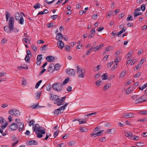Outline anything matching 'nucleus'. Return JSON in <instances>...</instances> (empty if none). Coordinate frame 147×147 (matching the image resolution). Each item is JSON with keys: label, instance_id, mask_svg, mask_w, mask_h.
I'll list each match as a JSON object with an SVG mask.
<instances>
[{"label": "nucleus", "instance_id": "nucleus-13", "mask_svg": "<svg viewBox=\"0 0 147 147\" xmlns=\"http://www.w3.org/2000/svg\"><path fill=\"white\" fill-rule=\"evenodd\" d=\"M46 59L49 62H53L54 61L55 58L52 56H48L46 57Z\"/></svg>", "mask_w": 147, "mask_h": 147}, {"label": "nucleus", "instance_id": "nucleus-59", "mask_svg": "<svg viewBox=\"0 0 147 147\" xmlns=\"http://www.w3.org/2000/svg\"><path fill=\"white\" fill-rule=\"evenodd\" d=\"M57 17L58 15H55L52 16L51 17V18L53 20H55L57 18Z\"/></svg>", "mask_w": 147, "mask_h": 147}, {"label": "nucleus", "instance_id": "nucleus-51", "mask_svg": "<svg viewBox=\"0 0 147 147\" xmlns=\"http://www.w3.org/2000/svg\"><path fill=\"white\" fill-rule=\"evenodd\" d=\"M133 90L130 89V88H128L126 92L127 94H129L131 93Z\"/></svg>", "mask_w": 147, "mask_h": 147}, {"label": "nucleus", "instance_id": "nucleus-63", "mask_svg": "<svg viewBox=\"0 0 147 147\" xmlns=\"http://www.w3.org/2000/svg\"><path fill=\"white\" fill-rule=\"evenodd\" d=\"M25 60L27 62L29 61L30 60L29 57H28L27 55H26V57L25 58Z\"/></svg>", "mask_w": 147, "mask_h": 147}, {"label": "nucleus", "instance_id": "nucleus-40", "mask_svg": "<svg viewBox=\"0 0 147 147\" xmlns=\"http://www.w3.org/2000/svg\"><path fill=\"white\" fill-rule=\"evenodd\" d=\"M41 93V91H39L37 92V95L36 96V99L38 100L39 99V98L40 96Z\"/></svg>", "mask_w": 147, "mask_h": 147}, {"label": "nucleus", "instance_id": "nucleus-34", "mask_svg": "<svg viewBox=\"0 0 147 147\" xmlns=\"http://www.w3.org/2000/svg\"><path fill=\"white\" fill-rule=\"evenodd\" d=\"M42 58V55L41 54L39 55L37 57V61H40Z\"/></svg>", "mask_w": 147, "mask_h": 147}, {"label": "nucleus", "instance_id": "nucleus-10", "mask_svg": "<svg viewBox=\"0 0 147 147\" xmlns=\"http://www.w3.org/2000/svg\"><path fill=\"white\" fill-rule=\"evenodd\" d=\"M52 100H54V103L55 104H57L58 105L59 100V96L56 95H54L53 96Z\"/></svg>", "mask_w": 147, "mask_h": 147}, {"label": "nucleus", "instance_id": "nucleus-15", "mask_svg": "<svg viewBox=\"0 0 147 147\" xmlns=\"http://www.w3.org/2000/svg\"><path fill=\"white\" fill-rule=\"evenodd\" d=\"M66 97L65 96H64L62 97V98L61 100L59 99V103H58V106H60L63 105V102L65 100Z\"/></svg>", "mask_w": 147, "mask_h": 147}, {"label": "nucleus", "instance_id": "nucleus-8", "mask_svg": "<svg viewBox=\"0 0 147 147\" xmlns=\"http://www.w3.org/2000/svg\"><path fill=\"white\" fill-rule=\"evenodd\" d=\"M66 72L67 74L69 75L75 76L76 71L74 69H67Z\"/></svg>", "mask_w": 147, "mask_h": 147}, {"label": "nucleus", "instance_id": "nucleus-42", "mask_svg": "<svg viewBox=\"0 0 147 147\" xmlns=\"http://www.w3.org/2000/svg\"><path fill=\"white\" fill-rule=\"evenodd\" d=\"M81 132H86L87 131V129L86 127H81L80 128Z\"/></svg>", "mask_w": 147, "mask_h": 147}, {"label": "nucleus", "instance_id": "nucleus-31", "mask_svg": "<svg viewBox=\"0 0 147 147\" xmlns=\"http://www.w3.org/2000/svg\"><path fill=\"white\" fill-rule=\"evenodd\" d=\"M8 122H6L4 125H2V126H0V129H3L5 128L6 127L7 125Z\"/></svg>", "mask_w": 147, "mask_h": 147}, {"label": "nucleus", "instance_id": "nucleus-19", "mask_svg": "<svg viewBox=\"0 0 147 147\" xmlns=\"http://www.w3.org/2000/svg\"><path fill=\"white\" fill-rule=\"evenodd\" d=\"M85 72V71L84 70V71L83 72V71H82V72H80V73H79V74H77L78 75V77L79 78H83L84 77V76H85V74H84V73Z\"/></svg>", "mask_w": 147, "mask_h": 147}, {"label": "nucleus", "instance_id": "nucleus-29", "mask_svg": "<svg viewBox=\"0 0 147 147\" xmlns=\"http://www.w3.org/2000/svg\"><path fill=\"white\" fill-rule=\"evenodd\" d=\"M113 48L112 46H110L107 47L106 49V51H110L112 50Z\"/></svg>", "mask_w": 147, "mask_h": 147}, {"label": "nucleus", "instance_id": "nucleus-38", "mask_svg": "<svg viewBox=\"0 0 147 147\" xmlns=\"http://www.w3.org/2000/svg\"><path fill=\"white\" fill-rule=\"evenodd\" d=\"M132 16L130 15H128L126 20L127 21H129L130 20H133V18H132Z\"/></svg>", "mask_w": 147, "mask_h": 147}, {"label": "nucleus", "instance_id": "nucleus-62", "mask_svg": "<svg viewBox=\"0 0 147 147\" xmlns=\"http://www.w3.org/2000/svg\"><path fill=\"white\" fill-rule=\"evenodd\" d=\"M47 26L48 28H52L53 27V25L52 23H51L47 24Z\"/></svg>", "mask_w": 147, "mask_h": 147}, {"label": "nucleus", "instance_id": "nucleus-6", "mask_svg": "<svg viewBox=\"0 0 147 147\" xmlns=\"http://www.w3.org/2000/svg\"><path fill=\"white\" fill-rule=\"evenodd\" d=\"M14 18L12 16L10 17L9 20L8 25L9 28H11V30L12 29V28L14 27Z\"/></svg>", "mask_w": 147, "mask_h": 147}, {"label": "nucleus", "instance_id": "nucleus-49", "mask_svg": "<svg viewBox=\"0 0 147 147\" xmlns=\"http://www.w3.org/2000/svg\"><path fill=\"white\" fill-rule=\"evenodd\" d=\"M113 129H107L105 131V133L106 134H109L111 133L112 130H113Z\"/></svg>", "mask_w": 147, "mask_h": 147}, {"label": "nucleus", "instance_id": "nucleus-1", "mask_svg": "<svg viewBox=\"0 0 147 147\" xmlns=\"http://www.w3.org/2000/svg\"><path fill=\"white\" fill-rule=\"evenodd\" d=\"M53 89L57 92H61L63 90V86L61 83H55L52 86Z\"/></svg>", "mask_w": 147, "mask_h": 147}, {"label": "nucleus", "instance_id": "nucleus-43", "mask_svg": "<svg viewBox=\"0 0 147 147\" xmlns=\"http://www.w3.org/2000/svg\"><path fill=\"white\" fill-rule=\"evenodd\" d=\"M42 80H39L37 83L36 84L35 88H38L40 84L42 82Z\"/></svg>", "mask_w": 147, "mask_h": 147}, {"label": "nucleus", "instance_id": "nucleus-3", "mask_svg": "<svg viewBox=\"0 0 147 147\" xmlns=\"http://www.w3.org/2000/svg\"><path fill=\"white\" fill-rule=\"evenodd\" d=\"M147 100V95H144L137 99L135 102L136 104L144 102Z\"/></svg>", "mask_w": 147, "mask_h": 147}, {"label": "nucleus", "instance_id": "nucleus-55", "mask_svg": "<svg viewBox=\"0 0 147 147\" xmlns=\"http://www.w3.org/2000/svg\"><path fill=\"white\" fill-rule=\"evenodd\" d=\"M32 48L35 51H36L37 48L34 45H32Z\"/></svg>", "mask_w": 147, "mask_h": 147}, {"label": "nucleus", "instance_id": "nucleus-27", "mask_svg": "<svg viewBox=\"0 0 147 147\" xmlns=\"http://www.w3.org/2000/svg\"><path fill=\"white\" fill-rule=\"evenodd\" d=\"M77 74H79L81 72L83 71V70L81 68L78 66H77Z\"/></svg>", "mask_w": 147, "mask_h": 147}, {"label": "nucleus", "instance_id": "nucleus-2", "mask_svg": "<svg viewBox=\"0 0 147 147\" xmlns=\"http://www.w3.org/2000/svg\"><path fill=\"white\" fill-rule=\"evenodd\" d=\"M22 14L23 16H25L24 14L23 13L17 12L15 14V18L16 20L19 21V23L20 24H23L24 20L23 17L22 16Z\"/></svg>", "mask_w": 147, "mask_h": 147}, {"label": "nucleus", "instance_id": "nucleus-58", "mask_svg": "<svg viewBox=\"0 0 147 147\" xmlns=\"http://www.w3.org/2000/svg\"><path fill=\"white\" fill-rule=\"evenodd\" d=\"M141 73L140 72H138L134 76V77L135 78H136L137 77H139L141 75Z\"/></svg>", "mask_w": 147, "mask_h": 147}, {"label": "nucleus", "instance_id": "nucleus-17", "mask_svg": "<svg viewBox=\"0 0 147 147\" xmlns=\"http://www.w3.org/2000/svg\"><path fill=\"white\" fill-rule=\"evenodd\" d=\"M4 30L7 33H11V30L9 28V26H5L4 27Z\"/></svg>", "mask_w": 147, "mask_h": 147}, {"label": "nucleus", "instance_id": "nucleus-37", "mask_svg": "<svg viewBox=\"0 0 147 147\" xmlns=\"http://www.w3.org/2000/svg\"><path fill=\"white\" fill-rule=\"evenodd\" d=\"M38 131L40 133L43 134H45L46 132L45 129H43L41 130L38 129Z\"/></svg>", "mask_w": 147, "mask_h": 147}, {"label": "nucleus", "instance_id": "nucleus-41", "mask_svg": "<svg viewBox=\"0 0 147 147\" xmlns=\"http://www.w3.org/2000/svg\"><path fill=\"white\" fill-rule=\"evenodd\" d=\"M113 10H110L108 12L107 16H109L110 17V16L113 14Z\"/></svg>", "mask_w": 147, "mask_h": 147}, {"label": "nucleus", "instance_id": "nucleus-39", "mask_svg": "<svg viewBox=\"0 0 147 147\" xmlns=\"http://www.w3.org/2000/svg\"><path fill=\"white\" fill-rule=\"evenodd\" d=\"M136 145L138 146L142 147L143 146V143L141 142H137L136 143Z\"/></svg>", "mask_w": 147, "mask_h": 147}, {"label": "nucleus", "instance_id": "nucleus-54", "mask_svg": "<svg viewBox=\"0 0 147 147\" xmlns=\"http://www.w3.org/2000/svg\"><path fill=\"white\" fill-rule=\"evenodd\" d=\"M134 136V138H133L132 139L134 140L138 141L139 139V137L138 136Z\"/></svg>", "mask_w": 147, "mask_h": 147}, {"label": "nucleus", "instance_id": "nucleus-64", "mask_svg": "<svg viewBox=\"0 0 147 147\" xmlns=\"http://www.w3.org/2000/svg\"><path fill=\"white\" fill-rule=\"evenodd\" d=\"M5 121V119L2 117H0V123H3L4 121Z\"/></svg>", "mask_w": 147, "mask_h": 147}, {"label": "nucleus", "instance_id": "nucleus-28", "mask_svg": "<svg viewBox=\"0 0 147 147\" xmlns=\"http://www.w3.org/2000/svg\"><path fill=\"white\" fill-rule=\"evenodd\" d=\"M142 12H140L139 13H137L136 12H134L133 13L135 19H136V17L137 16L139 15H142Z\"/></svg>", "mask_w": 147, "mask_h": 147}, {"label": "nucleus", "instance_id": "nucleus-14", "mask_svg": "<svg viewBox=\"0 0 147 147\" xmlns=\"http://www.w3.org/2000/svg\"><path fill=\"white\" fill-rule=\"evenodd\" d=\"M125 135L127 137H129L131 139H132L133 138H134V136H133V134L130 132H126L125 134Z\"/></svg>", "mask_w": 147, "mask_h": 147}, {"label": "nucleus", "instance_id": "nucleus-12", "mask_svg": "<svg viewBox=\"0 0 147 147\" xmlns=\"http://www.w3.org/2000/svg\"><path fill=\"white\" fill-rule=\"evenodd\" d=\"M39 125L38 124H33V131L35 132V131H38V129H39Z\"/></svg>", "mask_w": 147, "mask_h": 147}, {"label": "nucleus", "instance_id": "nucleus-56", "mask_svg": "<svg viewBox=\"0 0 147 147\" xmlns=\"http://www.w3.org/2000/svg\"><path fill=\"white\" fill-rule=\"evenodd\" d=\"M59 133V130H57L54 133L53 136L54 138L57 137Z\"/></svg>", "mask_w": 147, "mask_h": 147}, {"label": "nucleus", "instance_id": "nucleus-48", "mask_svg": "<svg viewBox=\"0 0 147 147\" xmlns=\"http://www.w3.org/2000/svg\"><path fill=\"white\" fill-rule=\"evenodd\" d=\"M48 46L47 45H45L40 48V50L45 51L46 50V47Z\"/></svg>", "mask_w": 147, "mask_h": 147}, {"label": "nucleus", "instance_id": "nucleus-36", "mask_svg": "<svg viewBox=\"0 0 147 147\" xmlns=\"http://www.w3.org/2000/svg\"><path fill=\"white\" fill-rule=\"evenodd\" d=\"M55 1V0H45V2L48 4H51Z\"/></svg>", "mask_w": 147, "mask_h": 147}, {"label": "nucleus", "instance_id": "nucleus-24", "mask_svg": "<svg viewBox=\"0 0 147 147\" xmlns=\"http://www.w3.org/2000/svg\"><path fill=\"white\" fill-rule=\"evenodd\" d=\"M53 69V67L52 65H50L48 68L47 71L50 73H52L54 70Z\"/></svg>", "mask_w": 147, "mask_h": 147}, {"label": "nucleus", "instance_id": "nucleus-4", "mask_svg": "<svg viewBox=\"0 0 147 147\" xmlns=\"http://www.w3.org/2000/svg\"><path fill=\"white\" fill-rule=\"evenodd\" d=\"M9 113L14 116H18L20 115L19 111L15 109H10L9 111Z\"/></svg>", "mask_w": 147, "mask_h": 147}, {"label": "nucleus", "instance_id": "nucleus-60", "mask_svg": "<svg viewBox=\"0 0 147 147\" xmlns=\"http://www.w3.org/2000/svg\"><path fill=\"white\" fill-rule=\"evenodd\" d=\"M72 87L71 86H68L67 88V90L68 92L71 91Z\"/></svg>", "mask_w": 147, "mask_h": 147}, {"label": "nucleus", "instance_id": "nucleus-32", "mask_svg": "<svg viewBox=\"0 0 147 147\" xmlns=\"http://www.w3.org/2000/svg\"><path fill=\"white\" fill-rule=\"evenodd\" d=\"M54 114H56V115H57L59 114V113H62V112H61V111H60L58 109H57L55 110L53 112Z\"/></svg>", "mask_w": 147, "mask_h": 147}, {"label": "nucleus", "instance_id": "nucleus-20", "mask_svg": "<svg viewBox=\"0 0 147 147\" xmlns=\"http://www.w3.org/2000/svg\"><path fill=\"white\" fill-rule=\"evenodd\" d=\"M37 143V142L35 140H31L28 143V145H35Z\"/></svg>", "mask_w": 147, "mask_h": 147}, {"label": "nucleus", "instance_id": "nucleus-46", "mask_svg": "<svg viewBox=\"0 0 147 147\" xmlns=\"http://www.w3.org/2000/svg\"><path fill=\"white\" fill-rule=\"evenodd\" d=\"M70 46L68 45H66L65 46L64 48L68 52H70V50L69 49Z\"/></svg>", "mask_w": 147, "mask_h": 147}, {"label": "nucleus", "instance_id": "nucleus-53", "mask_svg": "<svg viewBox=\"0 0 147 147\" xmlns=\"http://www.w3.org/2000/svg\"><path fill=\"white\" fill-rule=\"evenodd\" d=\"M141 10L143 11H144L146 9L145 5L144 4H143V5H142L141 6Z\"/></svg>", "mask_w": 147, "mask_h": 147}, {"label": "nucleus", "instance_id": "nucleus-7", "mask_svg": "<svg viewBox=\"0 0 147 147\" xmlns=\"http://www.w3.org/2000/svg\"><path fill=\"white\" fill-rule=\"evenodd\" d=\"M18 128V123L17 122L15 123H12L9 127V129L11 131H15Z\"/></svg>", "mask_w": 147, "mask_h": 147}, {"label": "nucleus", "instance_id": "nucleus-18", "mask_svg": "<svg viewBox=\"0 0 147 147\" xmlns=\"http://www.w3.org/2000/svg\"><path fill=\"white\" fill-rule=\"evenodd\" d=\"M63 38V36L62 34L61 33H58L56 37L57 40H59L60 39Z\"/></svg>", "mask_w": 147, "mask_h": 147}, {"label": "nucleus", "instance_id": "nucleus-45", "mask_svg": "<svg viewBox=\"0 0 147 147\" xmlns=\"http://www.w3.org/2000/svg\"><path fill=\"white\" fill-rule=\"evenodd\" d=\"M10 30H11V28H9ZM12 31H13L15 32H18V31H19V30L17 29L16 28H14V27H13V28H12V29H11V32Z\"/></svg>", "mask_w": 147, "mask_h": 147}, {"label": "nucleus", "instance_id": "nucleus-35", "mask_svg": "<svg viewBox=\"0 0 147 147\" xmlns=\"http://www.w3.org/2000/svg\"><path fill=\"white\" fill-rule=\"evenodd\" d=\"M133 53V50H130L128 53L127 54V55L128 56L127 59H129V58L131 56Z\"/></svg>", "mask_w": 147, "mask_h": 147}, {"label": "nucleus", "instance_id": "nucleus-61", "mask_svg": "<svg viewBox=\"0 0 147 147\" xmlns=\"http://www.w3.org/2000/svg\"><path fill=\"white\" fill-rule=\"evenodd\" d=\"M26 53L27 55H27L28 57H30L29 55H30L31 57L32 56L31 53L29 50L27 51H26Z\"/></svg>", "mask_w": 147, "mask_h": 147}, {"label": "nucleus", "instance_id": "nucleus-5", "mask_svg": "<svg viewBox=\"0 0 147 147\" xmlns=\"http://www.w3.org/2000/svg\"><path fill=\"white\" fill-rule=\"evenodd\" d=\"M15 122H17L18 127V131L19 132L21 131L23 129L24 127V124L23 122L21 121L19 119H16L15 120Z\"/></svg>", "mask_w": 147, "mask_h": 147}, {"label": "nucleus", "instance_id": "nucleus-47", "mask_svg": "<svg viewBox=\"0 0 147 147\" xmlns=\"http://www.w3.org/2000/svg\"><path fill=\"white\" fill-rule=\"evenodd\" d=\"M40 4L39 3H38L36 4L34 6V8L35 9H36L37 8H39L40 7Z\"/></svg>", "mask_w": 147, "mask_h": 147}, {"label": "nucleus", "instance_id": "nucleus-23", "mask_svg": "<svg viewBox=\"0 0 147 147\" xmlns=\"http://www.w3.org/2000/svg\"><path fill=\"white\" fill-rule=\"evenodd\" d=\"M68 105V103H66L65 105H64L62 106L61 107L59 108L58 109H59V110L61 111L62 110V109H63V110H64L66 106H67Z\"/></svg>", "mask_w": 147, "mask_h": 147}, {"label": "nucleus", "instance_id": "nucleus-52", "mask_svg": "<svg viewBox=\"0 0 147 147\" xmlns=\"http://www.w3.org/2000/svg\"><path fill=\"white\" fill-rule=\"evenodd\" d=\"M125 75L126 72H124V71H123L121 72L120 74V77L122 78Z\"/></svg>", "mask_w": 147, "mask_h": 147}, {"label": "nucleus", "instance_id": "nucleus-11", "mask_svg": "<svg viewBox=\"0 0 147 147\" xmlns=\"http://www.w3.org/2000/svg\"><path fill=\"white\" fill-rule=\"evenodd\" d=\"M134 117V115L132 113H129L128 114L124 113L123 114V117L125 118H130L133 117Z\"/></svg>", "mask_w": 147, "mask_h": 147}, {"label": "nucleus", "instance_id": "nucleus-25", "mask_svg": "<svg viewBox=\"0 0 147 147\" xmlns=\"http://www.w3.org/2000/svg\"><path fill=\"white\" fill-rule=\"evenodd\" d=\"M39 103H38L37 104H34L31 106V107L34 109H38L40 107L38 105Z\"/></svg>", "mask_w": 147, "mask_h": 147}, {"label": "nucleus", "instance_id": "nucleus-9", "mask_svg": "<svg viewBox=\"0 0 147 147\" xmlns=\"http://www.w3.org/2000/svg\"><path fill=\"white\" fill-rule=\"evenodd\" d=\"M103 131V130H99V131H94V132H92L91 134V135L92 136H94V137H95L97 136L100 135L101 133Z\"/></svg>", "mask_w": 147, "mask_h": 147}, {"label": "nucleus", "instance_id": "nucleus-30", "mask_svg": "<svg viewBox=\"0 0 147 147\" xmlns=\"http://www.w3.org/2000/svg\"><path fill=\"white\" fill-rule=\"evenodd\" d=\"M69 77H67L64 80L63 82L62 83V85L65 84L67 82H68L69 81Z\"/></svg>", "mask_w": 147, "mask_h": 147}, {"label": "nucleus", "instance_id": "nucleus-21", "mask_svg": "<svg viewBox=\"0 0 147 147\" xmlns=\"http://www.w3.org/2000/svg\"><path fill=\"white\" fill-rule=\"evenodd\" d=\"M86 119H82V121H80V119L79 120H77V119H74L72 121L73 122L75 121H79V123L80 124H82V123H86V121H85Z\"/></svg>", "mask_w": 147, "mask_h": 147}, {"label": "nucleus", "instance_id": "nucleus-57", "mask_svg": "<svg viewBox=\"0 0 147 147\" xmlns=\"http://www.w3.org/2000/svg\"><path fill=\"white\" fill-rule=\"evenodd\" d=\"M51 89V85L50 84H48V86L47 87V90L48 91H50Z\"/></svg>", "mask_w": 147, "mask_h": 147}, {"label": "nucleus", "instance_id": "nucleus-33", "mask_svg": "<svg viewBox=\"0 0 147 147\" xmlns=\"http://www.w3.org/2000/svg\"><path fill=\"white\" fill-rule=\"evenodd\" d=\"M35 133L37 135V137L38 138H41L43 136V134L39 133L37 131H37H35Z\"/></svg>", "mask_w": 147, "mask_h": 147}, {"label": "nucleus", "instance_id": "nucleus-16", "mask_svg": "<svg viewBox=\"0 0 147 147\" xmlns=\"http://www.w3.org/2000/svg\"><path fill=\"white\" fill-rule=\"evenodd\" d=\"M59 44V47H60L61 49H62L64 46V44L63 43V41L61 40H59L57 42V44Z\"/></svg>", "mask_w": 147, "mask_h": 147}, {"label": "nucleus", "instance_id": "nucleus-22", "mask_svg": "<svg viewBox=\"0 0 147 147\" xmlns=\"http://www.w3.org/2000/svg\"><path fill=\"white\" fill-rule=\"evenodd\" d=\"M54 67V70L56 71L58 70L60 68V65L58 63L56 64Z\"/></svg>", "mask_w": 147, "mask_h": 147}, {"label": "nucleus", "instance_id": "nucleus-26", "mask_svg": "<svg viewBox=\"0 0 147 147\" xmlns=\"http://www.w3.org/2000/svg\"><path fill=\"white\" fill-rule=\"evenodd\" d=\"M102 77L103 80H105L108 78V76L107 73L104 74L102 76Z\"/></svg>", "mask_w": 147, "mask_h": 147}, {"label": "nucleus", "instance_id": "nucleus-44", "mask_svg": "<svg viewBox=\"0 0 147 147\" xmlns=\"http://www.w3.org/2000/svg\"><path fill=\"white\" fill-rule=\"evenodd\" d=\"M5 16L6 21H7L10 16L9 13L8 12L6 11L5 12Z\"/></svg>", "mask_w": 147, "mask_h": 147}, {"label": "nucleus", "instance_id": "nucleus-50", "mask_svg": "<svg viewBox=\"0 0 147 147\" xmlns=\"http://www.w3.org/2000/svg\"><path fill=\"white\" fill-rule=\"evenodd\" d=\"M147 86V83L144 85L142 87H139L140 89L143 90Z\"/></svg>", "mask_w": 147, "mask_h": 147}]
</instances>
